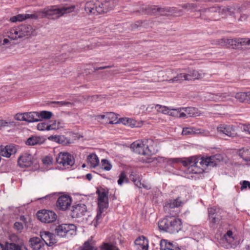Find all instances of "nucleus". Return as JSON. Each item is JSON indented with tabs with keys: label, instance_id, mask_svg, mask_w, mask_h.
Instances as JSON below:
<instances>
[{
	"label": "nucleus",
	"instance_id": "0e129e2a",
	"mask_svg": "<svg viewBox=\"0 0 250 250\" xmlns=\"http://www.w3.org/2000/svg\"><path fill=\"white\" fill-rule=\"evenodd\" d=\"M182 7L188 10H191L195 8V5L194 4H185L182 5Z\"/></svg>",
	"mask_w": 250,
	"mask_h": 250
},
{
	"label": "nucleus",
	"instance_id": "680f3d73",
	"mask_svg": "<svg viewBox=\"0 0 250 250\" xmlns=\"http://www.w3.org/2000/svg\"><path fill=\"white\" fill-rule=\"evenodd\" d=\"M13 124V122H6L3 120H0V128L3 126H8L12 125Z\"/></svg>",
	"mask_w": 250,
	"mask_h": 250
},
{
	"label": "nucleus",
	"instance_id": "774afa93",
	"mask_svg": "<svg viewBox=\"0 0 250 250\" xmlns=\"http://www.w3.org/2000/svg\"><path fill=\"white\" fill-rule=\"evenodd\" d=\"M134 184L139 188H142V183L141 182L140 178L139 179H138V180H136V182L134 183Z\"/></svg>",
	"mask_w": 250,
	"mask_h": 250
},
{
	"label": "nucleus",
	"instance_id": "8fccbe9b",
	"mask_svg": "<svg viewBox=\"0 0 250 250\" xmlns=\"http://www.w3.org/2000/svg\"><path fill=\"white\" fill-rule=\"evenodd\" d=\"M241 156L246 161H250V151L249 149L244 150L240 154Z\"/></svg>",
	"mask_w": 250,
	"mask_h": 250
},
{
	"label": "nucleus",
	"instance_id": "4468645a",
	"mask_svg": "<svg viewBox=\"0 0 250 250\" xmlns=\"http://www.w3.org/2000/svg\"><path fill=\"white\" fill-rule=\"evenodd\" d=\"M222 210L216 207L208 208V214L210 223L213 225L218 223L222 219Z\"/></svg>",
	"mask_w": 250,
	"mask_h": 250
},
{
	"label": "nucleus",
	"instance_id": "0eeeda50",
	"mask_svg": "<svg viewBox=\"0 0 250 250\" xmlns=\"http://www.w3.org/2000/svg\"><path fill=\"white\" fill-rule=\"evenodd\" d=\"M231 9L229 7L221 8L220 7H211L200 10V17L205 20L216 21L221 14L224 12L230 13Z\"/></svg>",
	"mask_w": 250,
	"mask_h": 250
},
{
	"label": "nucleus",
	"instance_id": "c9c22d12",
	"mask_svg": "<svg viewBox=\"0 0 250 250\" xmlns=\"http://www.w3.org/2000/svg\"><path fill=\"white\" fill-rule=\"evenodd\" d=\"M186 73H181L178 74L173 78L169 80L170 83L174 82H181L183 81H187Z\"/></svg>",
	"mask_w": 250,
	"mask_h": 250
},
{
	"label": "nucleus",
	"instance_id": "1a4fd4ad",
	"mask_svg": "<svg viewBox=\"0 0 250 250\" xmlns=\"http://www.w3.org/2000/svg\"><path fill=\"white\" fill-rule=\"evenodd\" d=\"M245 39L243 38L238 39H221L218 40L217 42L218 45L224 46H226L233 49H237L241 45H245Z\"/></svg>",
	"mask_w": 250,
	"mask_h": 250
},
{
	"label": "nucleus",
	"instance_id": "2f4dec72",
	"mask_svg": "<svg viewBox=\"0 0 250 250\" xmlns=\"http://www.w3.org/2000/svg\"><path fill=\"white\" fill-rule=\"evenodd\" d=\"M6 249V250H28L24 245L19 246L14 243H7Z\"/></svg>",
	"mask_w": 250,
	"mask_h": 250
},
{
	"label": "nucleus",
	"instance_id": "b1692460",
	"mask_svg": "<svg viewBox=\"0 0 250 250\" xmlns=\"http://www.w3.org/2000/svg\"><path fill=\"white\" fill-rule=\"evenodd\" d=\"M29 243L30 247L34 250H39L44 246L43 241L37 237L30 238Z\"/></svg>",
	"mask_w": 250,
	"mask_h": 250
},
{
	"label": "nucleus",
	"instance_id": "6e6552de",
	"mask_svg": "<svg viewBox=\"0 0 250 250\" xmlns=\"http://www.w3.org/2000/svg\"><path fill=\"white\" fill-rule=\"evenodd\" d=\"M50 229L58 236L68 237L76 234L77 227L72 224L52 225Z\"/></svg>",
	"mask_w": 250,
	"mask_h": 250
},
{
	"label": "nucleus",
	"instance_id": "603ef678",
	"mask_svg": "<svg viewBox=\"0 0 250 250\" xmlns=\"http://www.w3.org/2000/svg\"><path fill=\"white\" fill-rule=\"evenodd\" d=\"M182 133L183 135H187L194 134L195 133V132L193 130V128L192 127H184L183 129Z\"/></svg>",
	"mask_w": 250,
	"mask_h": 250
},
{
	"label": "nucleus",
	"instance_id": "cd10ccee",
	"mask_svg": "<svg viewBox=\"0 0 250 250\" xmlns=\"http://www.w3.org/2000/svg\"><path fill=\"white\" fill-rule=\"evenodd\" d=\"M11 45V42L8 38H5L3 35H0V53Z\"/></svg>",
	"mask_w": 250,
	"mask_h": 250
},
{
	"label": "nucleus",
	"instance_id": "a211bd4d",
	"mask_svg": "<svg viewBox=\"0 0 250 250\" xmlns=\"http://www.w3.org/2000/svg\"><path fill=\"white\" fill-rule=\"evenodd\" d=\"M72 203V199L69 195H64L59 197L56 203L57 208L59 210H66Z\"/></svg>",
	"mask_w": 250,
	"mask_h": 250
},
{
	"label": "nucleus",
	"instance_id": "7ed1b4c3",
	"mask_svg": "<svg viewBox=\"0 0 250 250\" xmlns=\"http://www.w3.org/2000/svg\"><path fill=\"white\" fill-rule=\"evenodd\" d=\"M177 213L172 214L171 216H167L158 222L159 229L164 232L171 234L178 232L182 228L181 220L174 215Z\"/></svg>",
	"mask_w": 250,
	"mask_h": 250
},
{
	"label": "nucleus",
	"instance_id": "412c9836",
	"mask_svg": "<svg viewBox=\"0 0 250 250\" xmlns=\"http://www.w3.org/2000/svg\"><path fill=\"white\" fill-rule=\"evenodd\" d=\"M159 7L155 5H143L139 12L149 15H158Z\"/></svg>",
	"mask_w": 250,
	"mask_h": 250
},
{
	"label": "nucleus",
	"instance_id": "58836bf2",
	"mask_svg": "<svg viewBox=\"0 0 250 250\" xmlns=\"http://www.w3.org/2000/svg\"><path fill=\"white\" fill-rule=\"evenodd\" d=\"M18 21H21L25 19L29 18H36L37 16L33 14H19L16 15Z\"/></svg>",
	"mask_w": 250,
	"mask_h": 250
},
{
	"label": "nucleus",
	"instance_id": "49530a36",
	"mask_svg": "<svg viewBox=\"0 0 250 250\" xmlns=\"http://www.w3.org/2000/svg\"><path fill=\"white\" fill-rule=\"evenodd\" d=\"M53 158L50 155L45 156L42 159V162L44 165H50L53 163Z\"/></svg>",
	"mask_w": 250,
	"mask_h": 250
},
{
	"label": "nucleus",
	"instance_id": "13d9d810",
	"mask_svg": "<svg viewBox=\"0 0 250 250\" xmlns=\"http://www.w3.org/2000/svg\"><path fill=\"white\" fill-rule=\"evenodd\" d=\"M93 248V247L91 245L90 241L88 240L84 242L83 249L80 250H92Z\"/></svg>",
	"mask_w": 250,
	"mask_h": 250
},
{
	"label": "nucleus",
	"instance_id": "5fc2aeb1",
	"mask_svg": "<svg viewBox=\"0 0 250 250\" xmlns=\"http://www.w3.org/2000/svg\"><path fill=\"white\" fill-rule=\"evenodd\" d=\"M152 24L153 22L151 21H142V27L146 29H148L152 27Z\"/></svg>",
	"mask_w": 250,
	"mask_h": 250
},
{
	"label": "nucleus",
	"instance_id": "dca6fc26",
	"mask_svg": "<svg viewBox=\"0 0 250 250\" xmlns=\"http://www.w3.org/2000/svg\"><path fill=\"white\" fill-rule=\"evenodd\" d=\"M217 131L226 135L234 138L237 136L235 127L230 125L221 124L217 127Z\"/></svg>",
	"mask_w": 250,
	"mask_h": 250
},
{
	"label": "nucleus",
	"instance_id": "37998d69",
	"mask_svg": "<svg viewBox=\"0 0 250 250\" xmlns=\"http://www.w3.org/2000/svg\"><path fill=\"white\" fill-rule=\"evenodd\" d=\"M119 179L118 180V184L121 186L123 184L124 182L127 183L128 180L127 178L125 171H123L121 172V174L119 176Z\"/></svg>",
	"mask_w": 250,
	"mask_h": 250
},
{
	"label": "nucleus",
	"instance_id": "f3484780",
	"mask_svg": "<svg viewBox=\"0 0 250 250\" xmlns=\"http://www.w3.org/2000/svg\"><path fill=\"white\" fill-rule=\"evenodd\" d=\"M36 161L33 156L29 153L22 154L18 159V164L21 167H29L32 166Z\"/></svg>",
	"mask_w": 250,
	"mask_h": 250
},
{
	"label": "nucleus",
	"instance_id": "423d86ee",
	"mask_svg": "<svg viewBox=\"0 0 250 250\" xmlns=\"http://www.w3.org/2000/svg\"><path fill=\"white\" fill-rule=\"evenodd\" d=\"M75 8V6L74 5L70 6H63L61 7H57L56 6H52L50 8L44 9L42 12V16L52 19H56L65 14L73 12Z\"/></svg>",
	"mask_w": 250,
	"mask_h": 250
},
{
	"label": "nucleus",
	"instance_id": "72a5a7b5",
	"mask_svg": "<svg viewBox=\"0 0 250 250\" xmlns=\"http://www.w3.org/2000/svg\"><path fill=\"white\" fill-rule=\"evenodd\" d=\"M101 250H120L114 244L111 243H103L100 246Z\"/></svg>",
	"mask_w": 250,
	"mask_h": 250
},
{
	"label": "nucleus",
	"instance_id": "aec40b11",
	"mask_svg": "<svg viewBox=\"0 0 250 250\" xmlns=\"http://www.w3.org/2000/svg\"><path fill=\"white\" fill-rule=\"evenodd\" d=\"M134 244L137 250H148V241L144 236L137 238Z\"/></svg>",
	"mask_w": 250,
	"mask_h": 250
},
{
	"label": "nucleus",
	"instance_id": "7c9ffc66",
	"mask_svg": "<svg viewBox=\"0 0 250 250\" xmlns=\"http://www.w3.org/2000/svg\"><path fill=\"white\" fill-rule=\"evenodd\" d=\"M175 10V8L173 7H164V8L159 7L158 15L166 16L169 13H174Z\"/></svg>",
	"mask_w": 250,
	"mask_h": 250
},
{
	"label": "nucleus",
	"instance_id": "a878e982",
	"mask_svg": "<svg viewBox=\"0 0 250 250\" xmlns=\"http://www.w3.org/2000/svg\"><path fill=\"white\" fill-rule=\"evenodd\" d=\"M25 122H35L40 121L39 113L38 112H25Z\"/></svg>",
	"mask_w": 250,
	"mask_h": 250
},
{
	"label": "nucleus",
	"instance_id": "e2e57ef3",
	"mask_svg": "<svg viewBox=\"0 0 250 250\" xmlns=\"http://www.w3.org/2000/svg\"><path fill=\"white\" fill-rule=\"evenodd\" d=\"M129 177H130V180L133 183L136 182V180H138V179L140 178V176L139 175L133 173V172L130 174Z\"/></svg>",
	"mask_w": 250,
	"mask_h": 250
},
{
	"label": "nucleus",
	"instance_id": "39448f33",
	"mask_svg": "<svg viewBox=\"0 0 250 250\" xmlns=\"http://www.w3.org/2000/svg\"><path fill=\"white\" fill-rule=\"evenodd\" d=\"M108 191L104 188L97 189L96 191V193L98 195V210L95 219L96 224H94V226L95 227L100 223L99 220L102 218V214L108 207Z\"/></svg>",
	"mask_w": 250,
	"mask_h": 250
},
{
	"label": "nucleus",
	"instance_id": "473e14b6",
	"mask_svg": "<svg viewBox=\"0 0 250 250\" xmlns=\"http://www.w3.org/2000/svg\"><path fill=\"white\" fill-rule=\"evenodd\" d=\"M101 250H120L114 244L111 243H103L100 246Z\"/></svg>",
	"mask_w": 250,
	"mask_h": 250
},
{
	"label": "nucleus",
	"instance_id": "09e8293b",
	"mask_svg": "<svg viewBox=\"0 0 250 250\" xmlns=\"http://www.w3.org/2000/svg\"><path fill=\"white\" fill-rule=\"evenodd\" d=\"M0 155L7 158L10 157L6 147L3 146H0Z\"/></svg>",
	"mask_w": 250,
	"mask_h": 250
},
{
	"label": "nucleus",
	"instance_id": "4c0bfd02",
	"mask_svg": "<svg viewBox=\"0 0 250 250\" xmlns=\"http://www.w3.org/2000/svg\"><path fill=\"white\" fill-rule=\"evenodd\" d=\"M183 110H184L185 112L187 114V117H190L193 116H196V114L195 111H196V108L194 107H188L185 108H182Z\"/></svg>",
	"mask_w": 250,
	"mask_h": 250
},
{
	"label": "nucleus",
	"instance_id": "9d476101",
	"mask_svg": "<svg viewBox=\"0 0 250 250\" xmlns=\"http://www.w3.org/2000/svg\"><path fill=\"white\" fill-rule=\"evenodd\" d=\"M96 5L97 13L101 14L112 10L116 3L114 0H100Z\"/></svg>",
	"mask_w": 250,
	"mask_h": 250
},
{
	"label": "nucleus",
	"instance_id": "9b49d317",
	"mask_svg": "<svg viewBox=\"0 0 250 250\" xmlns=\"http://www.w3.org/2000/svg\"><path fill=\"white\" fill-rule=\"evenodd\" d=\"M37 216L39 220L42 222L50 223L56 220L57 215L53 211L41 210L38 211Z\"/></svg>",
	"mask_w": 250,
	"mask_h": 250
},
{
	"label": "nucleus",
	"instance_id": "e433bc0d",
	"mask_svg": "<svg viewBox=\"0 0 250 250\" xmlns=\"http://www.w3.org/2000/svg\"><path fill=\"white\" fill-rule=\"evenodd\" d=\"M182 110H183L182 108L172 109V111L170 112V115L179 118H188L186 113L181 112Z\"/></svg>",
	"mask_w": 250,
	"mask_h": 250
},
{
	"label": "nucleus",
	"instance_id": "20e7f679",
	"mask_svg": "<svg viewBox=\"0 0 250 250\" xmlns=\"http://www.w3.org/2000/svg\"><path fill=\"white\" fill-rule=\"evenodd\" d=\"M36 34L35 30L31 25L22 24L10 29L7 33V36L11 40H15L26 36L34 35Z\"/></svg>",
	"mask_w": 250,
	"mask_h": 250
},
{
	"label": "nucleus",
	"instance_id": "3c124183",
	"mask_svg": "<svg viewBox=\"0 0 250 250\" xmlns=\"http://www.w3.org/2000/svg\"><path fill=\"white\" fill-rule=\"evenodd\" d=\"M55 234L54 233H51V235L49 236V238L48 239V242H46V245L48 246H53L55 243H56L57 242L56 241V239H55Z\"/></svg>",
	"mask_w": 250,
	"mask_h": 250
},
{
	"label": "nucleus",
	"instance_id": "6ab92c4d",
	"mask_svg": "<svg viewBox=\"0 0 250 250\" xmlns=\"http://www.w3.org/2000/svg\"><path fill=\"white\" fill-rule=\"evenodd\" d=\"M186 74L187 81L199 80L204 76V73L202 70H197L195 69H188Z\"/></svg>",
	"mask_w": 250,
	"mask_h": 250
},
{
	"label": "nucleus",
	"instance_id": "5701e85b",
	"mask_svg": "<svg viewBox=\"0 0 250 250\" xmlns=\"http://www.w3.org/2000/svg\"><path fill=\"white\" fill-rule=\"evenodd\" d=\"M160 249L162 250H181L176 243L173 244L165 239L161 240Z\"/></svg>",
	"mask_w": 250,
	"mask_h": 250
},
{
	"label": "nucleus",
	"instance_id": "c756f323",
	"mask_svg": "<svg viewBox=\"0 0 250 250\" xmlns=\"http://www.w3.org/2000/svg\"><path fill=\"white\" fill-rule=\"evenodd\" d=\"M87 161L90 163L92 167H95L99 164V160L97 156L95 154H90L87 157Z\"/></svg>",
	"mask_w": 250,
	"mask_h": 250
},
{
	"label": "nucleus",
	"instance_id": "c85d7f7f",
	"mask_svg": "<svg viewBox=\"0 0 250 250\" xmlns=\"http://www.w3.org/2000/svg\"><path fill=\"white\" fill-rule=\"evenodd\" d=\"M96 5L92 2H87L84 6V10L88 14H95L97 13Z\"/></svg>",
	"mask_w": 250,
	"mask_h": 250
},
{
	"label": "nucleus",
	"instance_id": "052dcab7",
	"mask_svg": "<svg viewBox=\"0 0 250 250\" xmlns=\"http://www.w3.org/2000/svg\"><path fill=\"white\" fill-rule=\"evenodd\" d=\"M25 112L23 113H18L15 115V119L18 121H25Z\"/></svg>",
	"mask_w": 250,
	"mask_h": 250
},
{
	"label": "nucleus",
	"instance_id": "f8f14e48",
	"mask_svg": "<svg viewBox=\"0 0 250 250\" xmlns=\"http://www.w3.org/2000/svg\"><path fill=\"white\" fill-rule=\"evenodd\" d=\"M250 91L247 92H238L234 95L231 93H218L217 96H219L218 98L220 100H224V99L229 96L234 97L235 99L239 102H247L249 103L250 101Z\"/></svg>",
	"mask_w": 250,
	"mask_h": 250
},
{
	"label": "nucleus",
	"instance_id": "4d7b16f0",
	"mask_svg": "<svg viewBox=\"0 0 250 250\" xmlns=\"http://www.w3.org/2000/svg\"><path fill=\"white\" fill-rule=\"evenodd\" d=\"M6 147L7 149V150L8 151L10 156L16 153L17 149L15 146L13 145H9L6 146Z\"/></svg>",
	"mask_w": 250,
	"mask_h": 250
},
{
	"label": "nucleus",
	"instance_id": "393cba45",
	"mask_svg": "<svg viewBox=\"0 0 250 250\" xmlns=\"http://www.w3.org/2000/svg\"><path fill=\"white\" fill-rule=\"evenodd\" d=\"M45 139L42 137L31 136L26 141L25 144L28 146H34L43 144Z\"/></svg>",
	"mask_w": 250,
	"mask_h": 250
},
{
	"label": "nucleus",
	"instance_id": "338daca9",
	"mask_svg": "<svg viewBox=\"0 0 250 250\" xmlns=\"http://www.w3.org/2000/svg\"><path fill=\"white\" fill-rule=\"evenodd\" d=\"M232 235H233V233L231 230H228L226 234L225 235H224V237H225L227 242H229V240H228L227 237H229L230 239H233Z\"/></svg>",
	"mask_w": 250,
	"mask_h": 250
},
{
	"label": "nucleus",
	"instance_id": "f03ea898",
	"mask_svg": "<svg viewBox=\"0 0 250 250\" xmlns=\"http://www.w3.org/2000/svg\"><path fill=\"white\" fill-rule=\"evenodd\" d=\"M154 142L151 139H143L140 142H134L130 145V148L137 154L144 155L146 158H142L144 163H149L152 161L150 156L153 153Z\"/></svg>",
	"mask_w": 250,
	"mask_h": 250
},
{
	"label": "nucleus",
	"instance_id": "4be33fe9",
	"mask_svg": "<svg viewBox=\"0 0 250 250\" xmlns=\"http://www.w3.org/2000/svg\"><path fill=\"white\" fill-rule=\"evenodd\" d=\"M184 202L181 200L180 197H177L175 199L169 200L167 203L166 205V209H168V211L171 214L170 209L177 208L182 206Z\"/></svg>",
	"mask_w": 250,
	"mask_h": 250
},
{
	"label": "nucleus",
	"instance_id": "f257e3e1",
	"mask_svg": "<svg viewBox=\"0 0 250 250\" xmlns=\"http://www.w3.org/2000/svg\"><path fill=\"white\" fill-rule=\"evenodd\" d=\"M222 160L223 157L221 155L216 154L206 158L192 156L186 158L181 162L183 165L186 167H199L198 163L202 167L205 166L214 167L217 166L218 163Z\"/></svg>",
	"mask_w": 250,
	"mask_h": 250
},
{
	"label": "nucleus",
	"instance_id": "69168bd1",
	"mask_svg": "<svg viewBox=\"0 0 250 250\" xmlns=\"http://www.w3.org/2000/svg\"><path fill=\"white\" fill-rule=\"evenodd\" d=\"M142 21H136L132 25V28L135 29L139 27H142Z\"/></svg>",
	"mask_w": 250,
	"mask_h": 250
},
{
	"label": "nucleus",
	"instance_id": "a18cd8bd",
	"mask_svg": "<svg viewBox=\"0 0 250 250\" xmlns=\"http://www.w3.org/2000/svg\"><path fill=\"white\" fill-rule=\"evenodd\" d=\"M51 235V233L48 231H42L40 233V236L41 237V240L43 241V244L47 242L48 241V239L49 238V236Z\"/></svg>",
	"mask_w": 250,
	"mask_h": 250
},
{
	"label": "nucleus",
	"instance_id": "f704fd0d",
	"mask_svg": "<svg viewBox=\"0 0 250 250\" xmlns=\"http://www.w3.org/2000/svg\"><path fill=\"white\" fill-rule=\"evenodd\" d=\"M48 139L49 140L58 143L59 144H65V137L63 135H52L49 136Z\"/></svg>",
	"mask_w": 250,
	"mask_h": 250
},
{
	"label": "nucleus",
	"instance_id": "6e6d98bb",
	"mask_svg": "<svg viewBox=\"0 0 250 250\" xmlns=\"http://www.w3.org/2000/svg\"><path fill=\"white\" fill-rule=\"evenodd\" d=\"M53 104H59L60 106H72L73 104L69 102L65 101H54L52 102Z\"/></svg>",
	"mask_w": 250,
	"mask_h": 250
},
{
	"label": "nucleus",
	"instance_id": "bf43d9fd",
	"mask_svg": "<svg viewBox=\"0 0 250 250\" xmlns=\"http://www.w3.org/2000/svg\"><path fill=\"white\" fill-rule=\"evenodd\" d=\"M241 185V189L242 190L244 189L247 188L250 189V182L248 181H243L240 183Z\"/></svg>",
	"mask_w": 250,
	"mask_h": 250
},
{
	"label": "nucleus",
	"instance_id": "bb28decb",
	"mask_svg": "<svg viewBox=\"0 0 250 250\" xmlns=\"http://www.w3.org/2000/svg\"><path fill=\"white\" fill-rule=\"evenodd\" d=\"M56 121L53 124L47 125L45 123H40L38 124L37 128L39 130H55L58 129V127H56Z\"/></svg>",
	"mask_w": 250,
	"mask_h": 250
},
{
	"label": "nucleus",
	"instance_id": "2eb2a0df",
	"mask_svg": "<svg viewBox=\"0 0 250 250\" xmlns=\"http://www.w3.org/2000/svg\"><path fill=\"white\" fill-rule=\"evenodd\" d=\"M87 211V207L84 204H78L72 206L70 215L72 218H79L84 216Z\"/></svg>",
	"mask_w": 250,
	"mask_h": 250
},
{
	"label": "nucleus",
	"instance_id": "864d4df0",
	"mask_svg": "<svg viewBox=\"0 0 250 250\" xmlns=\"http://www.w3.org/2000/svg\"><path fill=\"white\" fill-rule=\"evenodd\" d=\"M14 228L19 232H21L23 229V226L21 223L16 222L14 224Z\"/></svg>",
	"mask_w": 250,
	"mask_h": 250
},
{
	"label": "nucleus",
	"instance_id": "de8ad7c7",
	"mask_svg": "<svg viewBox=\"0 0 250 250\" xmlns=\"http://www.w3.org/2000/svg\"><path fill=\"white\" fill-rule=\"evenodd\" d=\"M119 123H122L124 125H128L129 126H131V127H133L135 126V124H132V122L133 121L130 119H127V118H120L119 120Z\"/></svg>",
	"mask_w": 250,
	"mask_h": 250
},
{
	"label": "nucleus",
	"instance_id": "c03bdc74",
	"mask_svg": "<svg viewBox=\"0 0 250 250\" xmlns=\"http://www.w3.org/2000/svg\"><path fill=\"white\" fill-rule=\"evenodd\" d=\"M52 116V113L51 112L47 111H42L39 114L40 121L41 120V118L49 119L51 118Z\"/></svg>",
	"mask_w": 250,
	"mask_h": 250
},
{
	"label": "nucleus",
	"instance_id": "ddd939ff",
	"mask_svg": "<svg viewBox=\"0 0 250 250\" xmlns=\"http://www.w3.org/2000/svg\"><path fill=\"white\" fill-rule=\"evenodd\" d=\"M58 164L63 166H72L75 163L74 157L67 152H60L56 158Z\"/></svg>",
	"mask_w": 250,
	"mask_h": 250
},
{
	"label": "nucleus",
	"instance_id": "a19ab883",
	"mask_svg": "<svg viewBox=\"0 0 250 250\" xmlns=\"http://www.w3.org/2000/svg\"><path fill=\"white\" fill-rule=\"evenodd\" d=\"M106 118L111 120L108 122L109 124H114L119 123V121H116L117 117L116 115L113 112L107 113L106 114Z\"/></svg>",
	"mask_w": 250,
	"mask_h": 250
},
{
	"label": "nucleus",
	"instance_id": "79ce46f5",
	"mask_svg": "<svg viewBox=\"0 0 250 250\" xmlns=\"http://www.w3.org/2000/svg\"><path fill=\"white\" fill-rule=\"evenodd\" d=\"M155 108L158 112H162L165 114H167L170 115L171 111H169V109L165 106H162L160 104H156L155 105ZM172 111V110L171 111V112Z\"/></svg>",
	"mask_w": 250,
	"mask_h": 250
},
{
	"label": "nucleus",
	"instance_id": "ea45409f",
	"mask_svg": "<svg viewBox=\"0 0 250 250\" xmlns=\"http://www.w3.org/2000/svg\"><path fill=\"white\" fill-rule=\"evenodd\" d=\"M101 169L106 171L110 170L112 168V165L106 159H102L101 161Z\"/></svg>",
	"mask_w": 250,
	"mask_h": 250
}]
</instances>
